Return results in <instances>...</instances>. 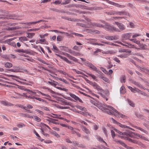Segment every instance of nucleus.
I'll use <instances>...</instances> for the list:
<instances>
[{
	"instance_id": "obj_1",
	"label": "nucleus",
	"mask_w": 149,
	"mask_h": 149,
	"mask_svg": "<svg viewBox=\"0 0 149 149\" xmlns=\"http://www.w3.org/2000/svg\"><path fill=\"white\" fill-rule=\"evenodd\" d=\"M87 21V24H82V26L86 28H91L93 26H97L98 27H102L108 31H119V29L113 26H111L107 23H105L104 25H102L100 24L92 22L91 20L88 18H86Z\"/></svg>"
},
{
	"instance_id": "obj_2",
	"label": "nucleus",
	"mask_w": 149,
	"mask_h": 149,
	"mask_svg": "<svg viewBox=\"0 0 149 149\" xmlns=\"http://www.w3.org/2000/svg\"><path fill=\"white\" fill-rule=\"evenodd\" d=\"M99 108L109 114L114 115L117 117L124 118L125 116L124 115L118 112L117 110L111 106L107 105L105 107L100 106Z\"/></svg>"
},
{
	"instance_id": "obj_3",
	"label": "nucleus",
	"mask_w": 149,
	"mask_h": 149,
	"mask_svg": "<svg viewBox=\"0 0 149 149\" xmlns=\"http://www.w3.org/2000/svg\"><path fill=\"white\" fill-rule=\"evenodd\" d=\"M107 13L108 15H129V14L125 12H118L112 10L110 12Z\"/></svg>"
},
{
	"instance_id": "obj_4",
	"label": "nucleus",
	"mask_w": 149,
	"mask_h": 149,
	"mask_svg": "<svg viewBox=\"0 0 149 149\" xmlns=\"http://www.w3.org/2000/svg\"><path fill=\"white\" fill-rule=\"evenodd\" d=\"M130 137H133L132 135L131 134H127V135H126V136L124 135L122 137H123V138L125 140H127L133 143L137 144L138 145L140 141H139L134 140H132V139L130 138H129Z\"/></svg>"
},
{
	"instance_id": "obj_5",
	"label": "nucleus",
	"mask_w": 149,
	"mask_h": 149,
	"mask_svg": "<svg viewBox=\"0 0 149 149\" xmlns=\"http://www.w3.org/2000/svg\"><path fill=\"white\" fill-rule=\"evenodd\" d=\"M12 26V24H7V25L4 26V28H3L2 29L4 30L12 31L16 29V27H10V26Z\"/></svg>"
},
{
	"instance_id": "obj_6",
	"label": "nucleus",
	"mask_w": 149,
	"mask_h": 149,
	"mask_svg": "<svg viewBox=\"0 0 149 149\" xmlns=\"http://www.w3.org/2000/svg\"><path fill=\"white\" fill-rule=\"evenodd\" d=\"M15 39L14 38H11L5 40L3 42L4 43H7L8 44L10 45L13 47H15L16 46V44L15 42H11V41L14 40Z\"/></svg>"
},
{
	"instance_id": "obj_7",
	"label": "nucleus",
	"mask_w": 149,
	"mask_h": 149,
	"mask_svg": "<svg viewBox=\"0 0 149 149\" xmlns=\"http://www.w3.org/2000/svg\"><path fill=\"white\" fill-rule=\"evenodd\" d=\"M92 86L94 88L96 89L97 90L100 92H103L104 90L97 83H94L92 84Z\"/></svg>"
},
{
	"instance_id": "obj_8",
	"label": "nucleus",
	"mask_w": 149,
	"mask_h": 149,
	"mask_svg": "<svg viewBox=\"0 0 149 149\" xmlns=\"http://www.w3.org/2000/svg\"><path fill=\"white\" fill-rule=\"evenodd\" d=\"M69 94L74 99L78 101L81 103H83L82 101L79 97L76 95H75L71 93H69Z\"/></svg>"
},
{
	"instance_id": "obj_9",
	"label": "nucleus",
	"mask_w": 149,
	"mask_h": 149,
	"mask_svg": "<svg viewBox=\"0 0 149 149\" xmlns=\"http://www.w3.org/2000/svg\"><path fill=\"white\" fill-rule=\"evenodd\" d=\"M105 38L108 40H112L118 39V37L117 36H107L105 37Z\"/></svg>"
},
{
	"instance_id": "obj_10",
	"label": "nucleus",
	"mask_w": 149,
	"mask_h": 149,
	"mask_svg": "<svg viewBox=\"0 0 149 149\" xmlns=\"http://www.w3.org/2000/svg\"><path fill=\"white\" fill-rule=\"evenodd\" d=\"M131 35L130 33H127L123 35L122 37L123 40H126L129 39L131 37Z\"/></svg>"
},
{
	"instance_id": "obj_11",
	"label": "nucleus",
	"mask_w": 149,
	"mask_h": 149,
	"mask_svg": "<svg viewBox=\"0 0 149 149\" xmlns=\"http://www.w3.org/2000/svg\"><path fill=\"white\" fill-rule=\"evenodd\" d=\"M109 3L118 7L124 8L125 7V6L123 5H120L117 3H116L112 1H109Z\"/></svg>"
},
{
	"instance_id": "obj_12",
	"label": "nucleus",
	"mask_w": 149,
	"mask_h": 149,
	"mask_svg": "<svg viewBox=\"0 0 149 149\" xmlns=\"http://www.w3.org/2000/svg\"><path fill=\"white\" fill-rule=\"evenodd\" d=\"M62 104L64 105H68L72 107V104L71 102H68L67 100H63L61 101Z\"/></svg>"
},
{
	"instance_id": "obj_13",
	"label": "nucleus",
	"mask_w": 149,
	"mask_h": 149,
	"mask_svg": "<svg viewBox=\"0 0 149 149\" xmlns=\"http://www.w3.org/2000/svg\"><path fill=\"white\" fill-rule=\"evenodd\" d=\"M111 119L112 120L113 123L117 124L118 125H119V126L121 127L126 128V125H123L122 124L118 122L112 118H111Z\"/></svg>"
},
{
	"instance_id": "obj_14",
	"label": "nucleus",
	"mask_w": 149,
	"mask_h": 149,
	"mask_svg": "<svg viewBox=\"0 0 149 149\" xmlns=\"http://www.w3.org/2000/svg\"><path fill=\"white\" fill-rule=\"evenodd\" d=\"M115 24L117 25L119 29L122 30L125 29V26L122 23H119L118 22H115Z\"/></svg>"
},
{
	"instance_id": "obj_15",
	"label": "nucleus",
	"mask_w": 149,
	"mask_h": 149,
	"mask_svg": "<svg viewBox=\"0 0 149 149\" xmlns=\"http://www.w3.org/2000/svg\"><path fill=\"white\" fill-rule=\"evenodd\" d=\"M138 68L142 71L149 75V70L148 69L145 68H142L140 66H139Z\"/></svg>"
},
{
	"instance_id": "obj_16",
	"label": "nucleus",
	"mask_w": 149,
	"mask_h": 149,
	"mask_svg": "<svg viewBox=\"0 0 149 149\" xmlns=\"http://www.w3.org/2000/svg\"><path fill=\"white\" fill-rule=\"evenodd\" d=\"M1 103L5 106H13V104L6 101H1Z\"/></svg>"
},
{
	"instance_id": "obj_17",
	"label": "nucleus",
	"mask_w": 149,
	"mask_h": 149,
	"mask_svg": "<svg viewBox=\"0 0 149 149\" xmlns=\"http://www.w3.org/2000/svg\"><path fill=\"white\" fill-rule=\"evenodd\" d=\"M43 21V20H38L37 21H36V22H27V23H24V24L28 25L29 26L32 24H36L37 23H39L40 22Z\"/></svg>"
},
{
	"instance_id": "obj_18",
	"label": "nucleus",
	"mask_w": 149,
	"mask_h": 149,
	"mask_svg": "<svg viewBox=\"0 0 149 149\" xmlns=\"http://www.w3.org/2000/svg\"><path fill=\"white\" fill-rule=\"evenodd\" d=\"M128 54L126 52H124L120 55H117V56L122 58H125L127 57Z\"/></svg>"
},
{
	"instance_id": "obj_19",
	"label": "nucleus",
	"mask_w": 149,
	"mask_h": 149,
	"mask_svg": "<svg viewBox=\"0 0 149 149\" xmlns=\"http://www.w3.org/2000/svg\"><path fill=\"white\" fill-rule=\"evenodd\" d=\"M48 83L51 85L55 86L58 85V83L57 82L53 80H51V81H48Z\"/></svg>"
},
{
	"instance_id": "obj_20",
	"label": "nucleus",
	"mask_w": 149,
	"mask_h": 149,
	"mask_svg": "<svg viewBox=\"0 0 149 149\" xmlns=\"http://www.w3.org/2000/svg\"><path fill=\"white\" fill-rule=\"evenodd\" d=\"M140 49H142L143 50H148L149 49V48L147 47V46L146 45H144L143 44L140 45H139Z\"/></svg>"
},
{
	"instance_id": "obj_21",
	"label": "nucleus",
	"mask_w": 149,
	"mask_h": 149,
	"mask_svg": "<svg viewBox=\"0 0 149 149\" xmlns=\"http://www.w3.org/2000/svg\"><path fill=\"white\" fill-rule=\"evenodd\" d=\"M114 141L116 143H118L123 146H126V144L124 143L123 141L120 140L114 139Z\"/></svg>"
},
{
	"instance_id": "obj_22",
	"label": "nucleus",
	"mask_w": 149,
	"mask_h": 149,
	"mask_svg": "<svg viewBox=\"0 0 149 149\" xmlns=\"http://www.w3.org/2000/svg\"><path fill=\"white\" fill-rule=\"evenodd\" d=\"M82 130L87 134H89L90 133L89 130L84 126L82 127Z\"/></svg>"
},
{
	"instance_id": "obj_23",
	"label": "nucleus",
	"mask_w": 149,
	"mask_h": 149,
	"mask_svg": "<svg viewBox=\"0 0 149 149\" xmlns=\"http://www.w3.org/2000/svg\"><path fill=\"white\" fill-rule=\"evenodd\" d=\"M114 130L116 132H117L119 134H120V135H122V136H121V137L122 138H123V137H122L123 136H124V135H125V136H126V135H127V134L125 133H122V132L120 131H119L118 130H117V129H114Z\"/></svg>"
},
{
	"instance_id": "obj_24",
	"label": "nucleus",
	"mask_w": 149,
	"mask_h": 149,
	"mask_svg": "<svg viewBox=\"0 0 149 149\" xmlns=\"http://www.w3.org/2000/svg\"><path fill=\"white\" fill-rule=\"evenodd\" d=\"M39 40L40 41V43L46 45H48V42L45 39H39Z\"/></svg>"
},
{
	"instance_id": "obj_25",
	"label": "nucleus",
	"mask_w": 149,
	"mask_h": 149,
	"mask_svg": "<svg viewBox=\"0 0 149 149\" xmlns=\"http://www.w3.org/2000/svg\"><path fill=\"white\" fill-rule=\"evenodd\" d=\"M36 93H38V94H37V95H39V94H41L42 95L45 96L47 97H50V96L46 94L45 93H42L40 91H39L38 90H36Z\"/></svg>"
},
{
	"instance_id": "obj_26",
	"label": "nucleus",
	"mask_w": 149,
	"mask_h": 149,
	"mask_svg": "<svg viewBox=\"0 0 149 149\" xmlns=\"http://www.w3.org/2000/svg\"><path fill=\"white\" fill-rule=\"evenodd\" d=\"M25 53L26 54L33 55H34L36 54V52L32 50H26Z\"/></svg>"
},
{
	"instance_id": "obj_27",
	"label": "nucleus",
	"mask_w": 149,
	"mask_h": 149,
	"mask_svg": "<svg viewBox=\"0 0 149 149\" xmlns=\"http://www.w3.org/2000/svg\"><path fill=\"white\" fill-rule=\"evenodd\" d=\"M73 144L74 146H77L78 147L82 148H84L85 147V146L84 145L80 144L76 142H73Z\"/></svg>"
},
{
	"instance_id": "obj_28",
	"label": "nucleus",
	"mask_w": 149,
	"mask_h": 149,
	"mask_svg": "<svg viewBox=\"0 0 149 149\" xmlns=\"http://www.w3.org/2000/svg\"><path fill=\"white\" fill-rule=\"evenodd\" d=\"M63 47V49L65 51L70 54L72 53V50L71 49H69L68 47Z\"/></svg>"
},
{
	"instance_id": "obj_29",
	"label": "nucleus",
	"mask_w": 149,
	"mask_h": 149,
	"mask_svg": "<svg viewBox=\"0 0 149 149\" xmlns=\"http://www.w3.org/2000/svg\"><path fill=\"white\" fill-rule=\"evenodd\" d=\"M96 139L98 140L99 141H100L101 142H104V143L106 145V146L107 145V143H106L105 141H104L103 139L102 138L100 137V136H96Z\"/></svg>"
},
{
	"instance_id": "obj_30",
	"label": "nucleus",
	"mask_w": 149,
	"mask_h": 149,
	"mask_svg": "<svg viewBox=\"0 0 149 149\" xmlns=\"http://www.w3.org/2000/svg\"><path fill=\"white\" fill-rule=\"evenodd\" d=\"M19 39L22 42L28 40V39L26 37H21L19 38Z\"/></svg>"
},
{
	"instance_id": "obj_31",
	"label": "nucleus",
	"mask_w": 149,
	"mask_h": 149,
	"mask_svg": "<svg viewBox=\"0 0 149 149\" xmlns=\"http://www.w3.org/2000/svg\"><path fill=\"white\" fill-rule=\"evenodd\" d=\"M130 40L136 43V44L139 45H140V42L139 41L137 40L136 39H130Z\"/></svg>"
},
{
	"instance_id": "obj_32",
	"label": "nucleus",
	"mask_w": 149,
	"mask_h": 149,
	"mask_svg": "<svg viewBox=\"0 0 149 149\" xmlns=\"http://www.w3.org/2000/svg\"><path fill=\"white\" fill-rule=\"evenodd\" d=\"M53 48L52 49L54 52L56 53H58V52H59V50L55 45H53Z\"/></svg>"
},
{
	"instance_id": "obj_33",
	"label": "nucleus",
	"mask_w": 149,
	"mask_h": 149,
	"mask_svg": "<svg viewBox=\"0 0 149 149\" xmlns=\"http://www.w3.org/2000/svg\"><path fill=\"white\" fill-rule=\"evenodd\" d=\"M62 59L64 61H65L67 63L70 64H72V62L69 61L65 57L63 56V57H62Z\"/></svg>"
},
{
	"instance_id": "obj_34",
	"label": "nucleus",
	"mask_w": 149,
	"mask_h": 149,
	"mask_svg": "<svg viewBox=\"0 0 149 149\" xmlns=\"http://www.w3.org/2000/svg\"><path fill=\"white\" fill-rule=\"evenodd\" d=\"M59 32L61 33H62V34L65 33V35L66 36H70V37H73V35H74V34H72V33H71V34H69V33H65V32H61V31H60Z\"/></svg>"
},
{
	"instance_id": "obj_35",
	"label": "nucleus",
	"mask_w": 149,
	"mask_h": 149,
	"mask_svg": "<svg viewBox=\"0 0 149 149\" xmlns=\"http://www.w3.org/2000/svg\"><path fill=\"white\" fill-rule=\"evenodd\" d=\"M53 115L54 116H52V117L54 118H58L62 119H63V118L60 117L61 115H60L54 114H53Z\"/></svg>"
},
{
	"instance_id": "obj_36",
	"label": "nucleus",
	"mask_w": 149,
	"mask_h": 149,
	"mask_svg": "<svg viewBox=\"0 0 149 149\" xmlns=\"http://www.w3.org/2000/svg\"><path fill=\"white\" fill-rule=\"evenodd\" d=\"M12 66V63H6L5 64V66L7 68H10Z\"/></svg>"
},
{
	"instance_id": "obj_37",
	"label": "nucleus",
	"mask_w": 149,
	"mask_h": 149,
	"mask_svg": "<svg viewBox=\"0 0 149 149\" xmlns=\"http://www.w3.org/2000/svg\"><path fill=\"white\" fill-rule=\"evenodd\" d=\"M126 78L124 75H123L121 76L120 79V81L122 83H125V81Z\"/></svg>"
},
{
	"instance_id": "obj_38",
	"label": "nucleus",
	"mask_w": 149,
	"mask_h": 149,
	"mask_svg": "<svg viewBox=\"0 0 149 149\" xmlns=\"http://www.w3.org/2000/svg\"><path fill=\"white\" fill-rule=\"evenodd\" d=\"M71 54L75 56H81V54L79 53V52H72V53H71Z\"/></svg>"
},
{
	"instance_id": "obj_39",
	"label": "nucleus",
	"mask_w": 149,
	"mask_h": 149,
	"mask_svg": "<svg viewBox=\"0 0 149 149\" xmlns=\"http://www.w3.org/2000/svg\"><path fill=\"white\" fill-rule=\"evenodd\" d=\"M35 35L34 33H27V37L29 38H31Z\"/></svg>"
},
{
	"instance_id": "obj_40",
	"label": "nucleus",
	"mask_w": 149,
	"mask_h": 149,
	"mask_svg": "<svg viewBox=\"0 0 149 149\" xmlns=\"http://www.w3.org/2000/svg\"><path fill=\"white\" fill-rule=\"evenodd\" d=\"M101 79L104 81H106V82H107L108 83H109L110 82L109 80L106 77H101Z\"/></svg>"
},
{
	"instance_id": "obj_41",
	"label": "nucleus",
	"mask_w": 149,
	"mask_h": 149,
	"mask_svg": "<svg viewBox=\"0 0 149 149\" xmlns=\"http://www.w3.org/2000/svg\"><path fill=\"white\" fill-rule=\"evenodd\" d=\"M120 92L121 93L123 94L125 92V89L124 87V86H122L120 88Z\"/></svg>"
},
{
	"instance_id": "obj_42",
	"label": "nucleus",
	"mask_w": 149,
	"mask_h": 149,
	"mask_svg": "<svg viewBox=\"0 0 149 149\" xmlns=\"http://www.w3.org/2000/svg\"><path fill=\"white\" fill-rule=\"evenodd\" d=\"M34 120L37 122H40L41 121V119L37 116H34Z\"/></svg>"
},
{
	"instance_id": "obj_43",
	"label": "nucleus",
	"mask_w": 149,
	"mask_h": 149,
	"mask_svg": "<svg viewBox=\"0 0 149 149\" xmlns=\"http://www.w3.org/2000/svg\"><path fill=\"white\" fill-rule=\"evenodd\" d=\"M140 91V90L138 88H133L132 90V92L136 93H139V91Z\"/></svg>"
},
{
	"instance_id": "obj_44",
	"label": "nucleus",
	"mask_w": 149,
	"mask_h": 149,
	"mask_svg": "<svg viewBox=\"0 0 149 149\" xmlns=\"http://www.w3.org/2000/svg\"><path fill=\"white\" fill-rule=\"evenodd\" d=\"M87 74L89 76H90V77H92V78L95 79V80L96 78V77L94 74H92L91 73H87Z\"/></svg>"
},
{
	"instance_id": "obj_45",
	"label": "nucleus",
	"mask_w": 149,
	"mask_h": 149,
	"mask_svg": "<svg viewBox=\"0 0 149 149\" xmlns=\"http://www.w3.org/2000/svg\"><path fill=\"white\" fill-rule=\"evenodd\" d=\"M13 68L15 69L16 72H17L20 71V68L19 67L14 66Z\"/></svg>"
},
{
	"instance_id": "obj_46",
	"label": "nucleus",
	"mask_w": 149,
	"mask_h": 149,
	"mask_svg": "<svg viewBox=\"0 0 149 149\" xmlns=\"http://www.w3.org/2000/svg\"><path fill=\"white\" fill-rule=\"evenodd\" d=\"M28 91H30V92L33 94L34 95H36V96H40V95L36 94V90H35V91H33L28 89Z\"/></svg>"
},
{
	"instance_id": "obj_47",
	"label": "nucleus",
	"mask_w": 149,
	"mask_h": 149,
	"mask_svg": "<svg viewBox=\"0 0 149 149\" xmlns=\"http://www.w3.org/2000/svg\"><path fill=\"white\" fill-rule=\"evenodd\" d=\"M72 34H74V35L76 36H78V37H82L84 36L82 34H80L77 33H72Z\"/></svg>"
},
{
	"instance_id": "obj_48",
	"label": "nucleus",
	"mask_w": 149,
	"mask_h": 149,
	"mask_svg": "<svg viewBox=\"0 0 149 149\" xmlns=\"http://www.w3.org/2000/svg\"><path fill=\"white\" fill-rule=\"evenodd\" d=\"M128 102L130 106H132V107H134L135 106L134 104V103L132 101H130V100H128Z\"/></svg>"
},
{
	"instance_id": "obj_49",
	"label": "nucleus",
	"mask_w": 149,
	"mask_h": 149,
	"mask_svg": "<svg viewBox=\"0 0 149 149\" xmlns=\"http://www.w3.org/2000/svg\"><path fill=\"white\" fill-rule=\"evenodd\" d=\"M62 18L63 19L69 20V21H72L73 20L71 18L69 17H65V16L62 17Z\"/></svg>"
},
{
	"instance_id": "obj_50",
	"label": "nucleus",
	"mask_w": 149,
	"mask_h": 149,
	"mask_svg": "<svg viewBox=\"0 0 149 149\" xmlns=\"http://www.w3.org/2000/svg\"><path fill=\"white\" fill-rule=\"evenodd\" d=\"M138 145L140 146L141 147H142L143 148H146V146L140 142L139 143Z\"/></svg>"
},
{
	"instance_id": "obj_51",
	"label": "nucleus",
	"mask_w": 149,
	"mask_h": 149,
	"mask_svg": "<svg viewBox=\"0 0 149 149\" xmlns=\"http://www.w3.org/2000/svg\"><path fill=\"white\" fill-rule=\"evenodd\" d=\"M93 70L96 71L98 73L99 72V70L94 65H93L92 67L91 68Z\"/></svg>"
},
{
	"instance_id": "obj_52",
	"label": "nucleus",
	"mask_w": 149,
	"mask_h": 149,
	"mask_svg": "<svg viewBox=\"0 0 149 149\" xmlns=\"http://www.w3.org/2000/svg\"><path fill=\"white\" fill-rule=\"evenodd\" d=\"M18 88L22 90L25 91H28V89L24 87L23 86H19Z\"/></svg>"
},
{
	"instance_id": "obj_53",
	"label": "nucleus",
	"mask_w": 149,
	"mask_h": 149,
	"mask_svg": "<svg viewBox=\"0 0 149 149\" xmlns=\"http://www.w3.org/2000/svg\"><path fill=\"white\" fill-rule=\"evenodd\" d=\"M127 44L130 45V48H135V49H136L137 50H139V49H140V48H136L135 47V46L134 45H132V44Z\"/></svg>"
},
{
	"instance_id": "obj_54",
	"label": "nucleus",
	"mask_w": 149,
	"mask_h": 149,
	"mask_svg": "<svg viewBox=\"0 0 149 149\" xmlns=\"http://www.w3.org/2000/svg\"><path fill=\"white\" fill-rule=\"evenodd\" d=\"M85 64L91 68L93 65L92 63H88V62L86 63Z\"/></svg>"
},
{
	"instance_id": "obj_55",
	"label": "nucleus",
	"mask_w": 149,
	"mask_h": 149,
	"mask_svg": "<svg viewBox=\"0 0 149 149\" xmlns=\"http://www.w3.org/2000/svg\"><path fill=\"white\" fill-rule=\"evenodd\" d=\"M41 133L42 134H43L45 136H46V137H49V134H47V133H45L43 130V129H41Z\"/></svg>"
},
{
	"instance_id": "obj_56",
	"label": "nucleus",
	"mask_w": 149,
	"mask_h": 149,
	"mask_svg": "<svg viewBox=\"0 0 149 149\" xmlns=\"http://www.w3.org/2000/svg\"><path fill=\"white\" fill-rule=\"evenodd\" d=\"M24 116H26L25 117L29 118H33V116H31L30 115V114L28 113L25 114Z\"/></svg>"
},
{
	"instance_id": "obj_57",
	"label": "nucleus",
	"mask_w": 149,
	"mask_h": 149,
	"mask_svg": "<svg viewBox=\"0 0 149 149\" xmlns=\"http://www.w3.org/2000/svg\"><path fill=\"white\" fill-rule=\"evenodd\" d=\"M47 120L50 122H51L55 124H56V122L55 120L54 119H50Z\"/></svg>"
},
{
	"instance_id": "obj_58",
	"label": "nucleus",
	"mask_w": 149,
	"mask_h": 149,
	"mask_svg": "<svg viewBox=\"0 0 149 149\" xmlns=\"http://www.w3.org/2000/svg\"><path fill=\"white\" fill-rule=\"evenodd\" d=\"M73 71L75 72H76V73L78 74H83V73L82 72L79 71L75 69H73Z\"/></svg>"
},
{
	"instance_id": "obj_59",
	"label": "nucleus",
	"mask_w": 149,
	"mask_h": 149,
	"mask_svg": "<svg viewBox=\"0 0 149 149\" xmlns=\"http://www.w3.org/2000/svg\"><path fill=\"white\" fill-rule=\"evenodd\" d=\"M70 59L72 60L73 61L75 62H77L78 60L75 57L71 56L70 58Z\"/></svg>"
},
{
	"instance_id": "obj_60",
	"label": "nucleus",
	"mask_w": 149,
	"mask_h": 149,
	"mask_svg": "<svg viewBox=\"0 0 149 149\" xmlns=\"http://www.w3.org/2000/svg\"><path fill=\"white\" fill-rule=\"evenodd\" d=\"M63 38L60 36H58L57 38V40L58 41H61L62 40Z\"/></svg>"
},
{
	"instance_id": "obj_61",
	"label": "nucleus",
	"mask_w": 149,
	"mask_h": 149,
	"mask_svg": "<svg viewBox=\"0 0 149 149\" xmlns=\"http://www.w3.org/2000/svg\"><path fill=\"white\" fill-rule=\"evenodd\" d=\"M76 107L78 109L81 110H84V109H85V108L80 106H77Z\"/></svg>"
},
{
	"instance_id": "obj_62",
	"label": "nucleus",
	"mask_w": 149,
	"mask_h": 149,
	"mask_svg": "<svg viewBox=\"0 0 149 149\" xmlns=\"http://www.w3.org/2000/svg\"><path fill=\"white\" fill-rule=\"evenodd\" d=\"M17 127L19 128H22L25 126V125L23 123H21L17 125Z\"/></svg>"
},
{
	"instance_id": "obj_63",
	"label": "nucleus",
	"mask_w": 149,
	"mask_h": 149,
	"mask_svg": "<svg viewBox=\"0 0 149 149\" xmlns=\"http://www.w3.org/2000/svg\"><path fill=\"white\" fill-rule=\"evenodd\" d=\"M59 108L62 109H69L70 107L68 106H60Z\"/></svg>"
},
{
	"instance_id": "obj_64",
	"label": "nucleus",
	"mask_w": 149,
	"mask_h": 149,
	"mask_svg": "<svg viewBox=\"0 0 149 149\" xmlns=\"http://www.w3.org/2000/svg\"><path fill=\"white\" fill-rule=\"evenodd\" d=\"M101 52V50L99 49H98L95 52H94L93 53V55H97V53L98 52Z\"/></svg>"
}]
</instances>
